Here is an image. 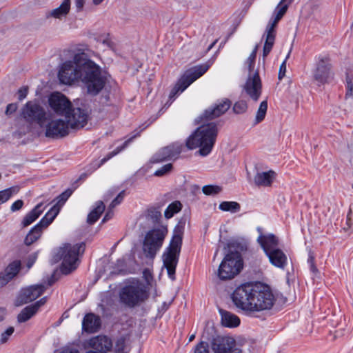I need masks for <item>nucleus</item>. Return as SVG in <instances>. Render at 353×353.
<instances>
[{"instance_id":"nucleus-1","label":"nucleus","mask_w":353,"mask_h":353,"mask_svg":"<svg viewBox=\"0 0 353 353\" xmlns=\"http://www.w3.org/2000/svg\"><path fill=\"white\" fill-rule=\"evenodd\" d=\"M232 300L237 308L254 314L271 310L276 298L269 285L256 282L237 287L232 294Z\"/></svg>"},{"instance_id":"nucleus-2","label":"nucleus","mask_w":353,"mask_h":353,"mask_svg":"<svg viewBox=\"0 0 353 353\" xmlns=\"http://www.w3.org/2000/svg\"><path fill=\"white\" fill-rule=\"evenodd\" d=\"M48 102L54 114L68 119L72 129H79L86 124L88 114L85 110L80 108H74L71 101L61 92H52Z\"/></svg>"},{"instance_id":"nucleus-3","label":"nucleus","mask_w":353,"mask_h":353,"mask_svg":"<svg viewBox=\"0 0 353 353\" xmlns=\"http://www.w3.org/2000/svg\"><path fill=\"white\" fill-rule=\"evenodd\" d=\"M59 81L63 84L82 79L88 90V54L79 50L73 61H66L62 63L58 72Z\"/></svg>"},{"instance_id":"nucleus-4","label":"nucleus","mask_w":353,"mask_h":353,"mask_svg":"<svg viewBox=\"0 0 353 353\" xmlns=\"http://www.w3.org/2000/svg\"><path fill=\"white\" fill-rule=\"evenodd\" d=\"M218 130L214 123H209L199 126L186 141V146L190 150L199 148V154L208 155L215 143Z\"/></svg>"},{"instance_id":"nucleus-5","label":"nucleus","mask_w":353,"mask_h":353,"mask_svg":"<svg viewBox=\"0 0 353 353\" xmlns=\"http://www.w3.org/2000/svg\"><path fill=\"white\" fill-rule=\"evenodd\" d=\"M85 247L84 242L74 245L64 243L62 247L54 250L52 261L53 263L62 261L61 271L63 274H68L77 268L79 256L83 254Z\"/></svg>"},{"instance_id":"nucleus-6","label":"nucleus","mask_w":353,"mask_h":353,"mask_svg":"<svg viewBox=\"0 0 353 353\" xmlns=\"http://www.w3.org/2000/svg\"><path fill=\"white\" fill-rule=\"evenodd\" d=\"M148 298L147 287L142 281L137 279L130 281L119 292L121 303L130 308L139 305Z\"/></svg>"},{"instance_id":"nucleus-7","label":"nucleus","mask_w":353,"mask_h":353,"mask_svg":"<svg viewBox=\"0 0 353 353\" xmlns=\"http://www.w3.org/2000/svg\"><path fill=\"white\" fill-rule=\"evenodd\" d=\"M292 1L293 0H281L274 9L272 18L270 19L263 36V37L265 38L263 52L264 58L269 54L274 46L276 34L275 28L277 23L285 15L290 4H291Z\"/></svg>"},{"instance_id":"nucleus-8","label":"nucleus","mask_w":353,"mask_h":353,"mask_svg":"<svg viewBox=\"0 0 353 353\" xmlns=\"http://www.w3.org/2000/svg\"><path fill=\"white\" fill-rule=\"evenodd\" d=\"M183 234V227L177 225L174 228V235L170 245L163 254V265L167 269L169 277L172 279H174L175 270L182 244Z\"/></svg>"},{"instance_id":"nucleus-9","label":"nucleus","mask_w":353,"mask_h":353,"mask_svg":"<svg viewBox=\"0 0 353 353\" xmlns=\"http://www.w3.org/2000/svg\"><path fill=\"white\" fill-rule=\"evenodd\" d=\"M168 234L165 227L160 226L146 232L143 241L142 250L145 257L153 259Z\"/></svg>"},{"instance_id":"nucleus-10","label":"nucleus","mask_w":353,"mask_h":353,"mask_svg":"<svg viewBox=\"0 0 353 353\" xmlns=\"http://www.w3.org/2000/svg\"><path fill=\"white\" fill-rule=\"evenodd\" d=\"M243 268V261L238 252L228 253L219 265L217 276L221 280H230L237 275Z\"/></svg>"},{"instance_id":"nucleus-11","label":"nucleus","mask_w":353,"mask_h":353,"mask_svg":"<svg viewBox=\"0 0 353 353\" xmlns=\"http://www.w3.org/2000/svg\"><path fill=\"white\" fill-rule=\"evenodd\" d=\"M209 68L210 65L205 63L186 70L171 90L170 99H174L176 95L183 92L191 83L204 74Z\"/></svg>"},{"instance_id":"nucleus-12","label":"nucleus","mask_w":353,"mask_h":353,"mask_svg":"<svg viewBox=\"0 0 353 353\" xmlns=\"http://www.w3.org/2000/svg\"><path fill=\"white\" fill-rule=\"evenodd\" d=\"M114 42L110 34L103 28H94L90 35V53L100 59L97 52L104 51L107 48L112 49Z\"/></svg>"},{"instance_id":"nucleus-13","label":"nucleus","mask_w":353,"mask_h":353,"mask_svg":"<svg viewBox=\"0 0 353 353\" xmlns=\"http://www.w3.org/2000/svg\"><path fill=\"white\" fill-rule=\"evenodd\" d=\"M21 115L27 122L36 123L40 128H43L47 121L46 110L36 101H28L21 110Z\"/></svg>"},{"instance_id":"nucleus-14","label":"nucleus","mask_w":353,"mask_h":353,"mask_svg":"<svg viewBox=\"0 0 353 353\" xmlns=\"http://www.w3.org/2000/svg\"><path fill=\"white\" fill-rule=\"evenodd\" d=\"M108 72L90 59V96L99 94L108 81Z\"/></svg>"},{"instance_id":"nucleus-15","label":"nucleus","mask_w":353,"mask_h":353,"mask_svg":"<svg viewBox=\"0 0 353 353\" xmlns=\"http://www.w3.org/2000/svg\"><path fill=\"white\" fill-rule=\"evenodd\" d=\"M70 128H71V124L68 122V119H47L43 128L46 137L57 139L66 137L69 134Z\"/></svg>"},{"instance_id":"nucleus-16","label":"nucleus","mask_w":353,"mask_h":353,"mask_svg":"<svg viewBox=\"0 0 353 353\" xmlns=\"http://www.w3.org/2000/svg\"><path fill=\"white\" fill-rule=\"evenodd\" d=\"M332 76L330 59L327 56H320L313 70V78L319 84L325 83Z\"/></svg>"},{"instance_id":"nucleus-17","label":"nucleus","mask_w":353,"mask_h":353,"mask_svg":"<svg viewBox=\"0 0 353 353\" xmlns=\"http://www.w3.org/2000/svg\"><path fill=\"white\" fill-rule=\"evenodd\" d=\"M45 290L46 288L43 285H32L22 289L16 299L15 305L20 306L37 299Z\"/></svg>"},{"instance_id":"nucleus-18","label":"nucleus","mask_w":353,"mask_h":353,"mask_svg":"<svg viewBox=\"0 0 353 353\" xmlns=\"http://www.w3.org/2000/svg\"><path fill=\"white\" fill-rule=\"evenodd\" d=\"M246 94L254 101H258L262 91L261 79L257 71L249 74L248 78L243 86Z\"/></svg>"},{"instance_id":"nucleus-19","label":"nucleus","mask_w":353,"mask_h":353,"mask_svg":"<svg viewBox=\"0 0 353 353\" xmlns=\"http://www.w3.org/2000/svg\"><path fill=\"white\" fill-rule=\"evenodd\" d=\"M235 347V340L228 336H217L211 341V349L214 353H231Z\"/></svg>"},{"instance_id":"nucleus-20","label":"nucleus","mask_w":353,"mask_h":353,"mask_svg":"<svg viewBox=\"0 0 353 353\" xmlns=\"http://www.w3.org/2000/svg\"><path fill=\"white\" fill-rule=\"evenodd\" d=\"M231 106L229 99H225L214 106L205 110L201 115L202 119L211 120L223 114Z\"/></svg>"},{"instance_id":"nucleus-21","label":"nucleus","mask_w":353,"mask_h":353,"mask_svg":"<svg viewBox=\"0 0 353 353\" xmlns=\"http://www.w3.org/2000/svg\"><path fill=\"white\" fill-rule=\"evenodd\" d=\"M90 347L97 351L96 353H107L112 347V342L106 336H97L90 339ZM90 353H92L90 351Z\"/></svg>"},{"instance_id":"nucleus-22","label":"nucleus","mask_w":353,"mask_h":353,"mask_svg":"<svg viewBox=\"0 0 353 353\" xmlns=\"http://www.w3.org/2000/svg\"><path fill=\"white\" fill-rule=\"evenodd\" d=\"M257 242L265 254L279 248V239L273 234H260L257 238Z\"/></svg>"},{"instance_id":"nucleus-23","label":"nucleus","mask_w":353,"mask_h":353,"mask_svg":"<svg viewBox=\"0 0 353 353\" xmlns=\"http://www.w3.org/2000/svg\"><path fill=\"white\" fill-rule=\"evenodd\" d=\"M265 255L270 263L278 268L284 269L287 265L288 257L284 252L279 248L269 252Z\"/></svg>"},{"instance_id":"nucleus-24","label":"nucleus","mask_w":353,"mask_h":353,"mask_svg":"<svg viewBox=\"0 0 353 353\" xmlns=\"http://www.w3.org/2000/svg\"><path fill=\"white\" fill-rule=\"evenodd\" d=\"M45 208L43 203H38L34 208L26 214L21 221L22 228H26L34 222L43 212Z\"/></svg>"},{"instance_id":"nucleus-25","label":"nucleus","mask_w":353,"mask_h":353,"mask_svg":"<svg viewBox=\"0 0 353 353\" xmlns=\"http://www.w3.org/2000/svg\"><path fill=\"white\" fill-rule=\"evenodd\" d=\"M276 173L273 170L258 172L254 176V183L258 186H270L275 179Z\"/></svg>"},{"instance_id":"nucleus-26","label":"nucleus","mask_w":353,"mask_h":353,"mask_svg":"<svg viewBox=\"0 0 353 353\" xmlns=\"http://www.w3.org/2000/svg\"><path fill=\"white\" fill-rule=\"evenodd\" d=\"M70 0H63L58 8L46 12V17L47 18L53 17L55 19H61L63 17H65L70 12Z\"/></svg>"},{"instance_id":"nucleus-27","label":"nucleus","mask_w":353,"mask_h":353,"mask_svg":"<svg viewBox=\"0 0 353 353\" xmlns=\"http://www.w3.org/2000/svg\"><path fill=\"white\" fill-rule=\"evenodd\" d=\"M221 323L228 327H235L240 324V319L234 314L226 310H220Z\"/></svg>"},{"instance_id":"nucleus-28","label":"nucleus","mask_w":353,"mask_h":353,"mask_svg":"<svg viewBox=\"0 0 353 353\" xmlns=\"http://www.w3.org/2000/svg\"><path fill=\"white\" fill-rule=\"evenodd\" d=\"M60 212V208L57 205H53L39 221L38 224L43 229L48 228L58 215Z\"/></svg>"},{"instance_id":"nucleus-29","label":"nucleus","mask_w":353,"mask_h":353,"mask_svg":"<svg viewBox=\"0 0 353 353\" xmlns=\"http://www.w3.org/2000/svg\"><path fill=\"white\" fill-rule=\"evenodd\" d=\"M38 304H31L24 307L17 315V321L19 323H25L37 314Z\"/></svg>"},{"instance_id":"nucleus-30","label":"nucleus","mask_w":353,"mask_h":353,"mask_svg":"<svg viewBox=\"0 0 353 353\" xmlns=\"http://www.w3.org/2000/svg\"><path fill=\"white\" fill-rule=\"evenodd\" d=\"M43 230L38 223L36 224L27 234L24 243L26 245H30L36 242L41 236Z\"/></svg>"},{"instance_id":"nucleus-31","label":"nucleus","mask_w":353,"mask_h":353,"mask_svg":"<svg viewBox=\"0 0 353 353\" xmlns=\"http://www.w3.org/2000/svg\"><path fill=\"white\" fill-rule=\"evenodd\" d=\"M21 269V262L20 260H14L10 262L3 271L5 276L10 280H12L19 273Z\"/></svg>"},{"instance_id":"nucleus-32","label":"nucleus","mask_w":353,"mask_h":353,"mask_svg":"<svg viewBox=\"0 0 353 353\" xmlns=\"http://www.w3.org/2000/svg\"><path fill=\"white\" fill-rule=\"evenodd\" d=\"M105 206L103 201H97L90 212V225L95 223L104 212Z\"/></svg>"},{"instance_id":"nucleus-33","label":"nucleus","mask_w":353,"mask_h":353,"mask_svg":"<svg viewBox=\"0 0 353 353\" xmlns=\"http://www.w3.org/2000/svg\"><path fill=\"white\" fill-rule=\"evenodd\" d=\"M172 158V153L171 152V148L169 146L165 147L159 150L153 157L152 162L158 163L168 159Z\"/></svg>"},{"instance_id":"nucleus-34","label":"nucleus","mask_w":353,"mask_h":353,"mask_svg":"<svg viewBox=\"0 0 353 353\" xmlns=\"http://www.w3.org/2000/svg\"><path fill=\"white\" fill-rule=\"evenodd\" d=\"M219 208L222 211L235 213L240 210L241 205L236 201H223L219 204Z\"/></svg>"},{"instance_id":"nucleus-35","label":"nucleus","mask_w":353,"mask_h":353,"mask_svg":"<svg viewBox=\"0 0 353 353\" xmlns=\"http://www.w3.org/2000/svg\"><path fill=\"white\" fill-rule=\"evenodd\" d=\"M182 204L179 201H175L170 203L165 210L164 215L166 219L172 218L175 214L181 211Z\"/></svg>"},{"instance_id":"nucleus-36","label":"nucleus","mask_w":353,"mask_h":353,"mask_svg":"<svg viewBox=\"0 0 353 353\" xmlns=\"http://www.w3.org/2000/svg\"><path fill=\"white\" fill-rule=\"evenodd\" d=\"M18 192L17 187H10L0 191V205L6 203Z\"/></svg>"},{"instance_id":"nucleus-37","label":"nucleus","mask_w":353,"mask_h":353,"mask_svg":"<svg viewBox=\"0 0 353 353\" xmlns=\"http://www.w3.org/2000/svg\"><path fill=\"white\" fill-rule=\"evenodd\" d=\"M268 110V102L267 101H263L258 108L256 113L254 123L258 124L261 123L265 117V114Z\"/></svg>"},{"instance_id":"nucleus-38","label":"nucleus","mask_w":353,"mask_h":353,"mask_svg":"<svg viewBox=\"0 0 353 353\" xmlns=\"http://www.w3.org/2000/svg\"><path fill=\"white\" fill-rule=\"evenodd\" d=\"M100 327V318L94 314L90 313V332H94L98 331Z\"/></svg>"},{"instance_id":"nucleus-39","label":"nucleus","mask_w":353,"mask_h":353,"mask_svg":"<svg viewBox=\"0 0 353 353\" xmlns=\"http://www.w3.org/2000/svg\"><path fill=\"white\" fill-rule=\"evenodd\" d=\"M72 192H73L72 190L68 188L66 190H65L63 192H62L61 194H59L56 198L57 203L54 205H57L61 208V207L64 205L65 201L71 196V194H72Z\"/></svg>"},{"instance_id":"nucleus-40","label":"nucleus","mask_w":353,"mask_h":353,"mask_svg":"<svg viewBox=\"0 0 353 353\" xmlns=\"http://www.w3.org/2000/svg\"><path fill=\"white\" fill-rule=\"evenodd\" d=\"M14 332V327L10 326L0 334V345L6 344Z\"/></svg>"},{"instance_id":"nucleus-41","label":"nucleus","mask_w":353,"mask_h":353,"mask_svg":"<svg viewBox=\"0 0 353 353\" xmlns=\"http://www.w3.org/2000/svg\"><path fill=\"white\" fill-rule=\"evenodd\" d=\"M222 190L221 187L215 185H205L202 188L203 192L205 195H216L220 193Z\"/></svg>"},{"instance_id":"nucleus-42","label":"nucleus","mask_w":353,"mask_h":353,"mask_svg":"<svg viewBox=\"0 0 353 353\" xmlns=\"http://www.w3.org/2000/svg\"><path fill=\"white\" fill-rule=\"evenodd\" d=\"M130 140L131 139H128V141H125L122 146L117 148L114 151L110 152L105 157L102 159L101 160V163L99 165H97V168H99L101 165H102L108 160L111 159L112 157L115 156L116 154H119L121 151H122L128 145Z\"/></svg>"},{"instance_id":"nucleus-43","label":"nucleus","mask_w":353,"mask_h":353,"mask_svg":"<svg viewBox=\"0 0 353 353\" xmlns=\"http://www.w3.org/2000/svg\"><path fill=\"white\" fill-rule=\"evenodd\" d=\"M258 46H256L254 48L253 51L250 54V57L248 58V59L245 61V65L248 66V68L249 70L250 74H252L254 66V62L256 56V52H257Z\"/></svg>"},{"instance_id":"nucleus-44","label":"nucleus","mask_w":353,"mask_h":353,"mask_svg":"<svg viewBox=\"0 0 353 353\" xmlns=\"http://www.w3.org/2000/svg\"><path fill=\"white\" fill-rule=\"evenodd\" d=\"M248 109L247 103L244 101H239L234 103L233 106V111L236 114L244 113Z\"/></svg>"},{"instance_id":"nucleus-45","label":"nucleus","mask_w":353,"mask_h":353,"mask_svg":"<svg viewBox=\"0 0 353 353\" xmlns=\"http://www.w3.org/2000/svg\"><path fill=\"white\" fill-rule=\"evenodd\" d=\"M172 168V165L171 163L166 164L161 167L160 169L156 170V172H154V175L157 176H162L164 174L170 172Z\"/></svg>"},{"instance_id":"nucleus-46","label":"nucleus","mask_w":353,"mask_h":353,"mask_svg":"<svg viewBox=\"0 0 353 353\" xmlns=\"http://www.w3.org/2000/svg\"><path fill=\"white\" fill-rule=\"evenodd\" d=\"M38 253H39V252H35L34 253H32L31 254H30L28 256V258L26 259V261H27L26 266L28 270H30L33 266V265L35 263L36 261L37 260Z\"/></svg>"},{"instance_id":"nucleus-47","label":"nucleus","mask_w":353,"mask_h":353,"mask_svg":"<svg viewBox=\"0 0 353 353\" xmlns=\"http://www.w3.org/2000/svg\"><path fill=\"white\" fill-rule=\"evenodd\" d=\"M194 353H209L208 344L203 341L200 342L196 346Z\"/></svg>"},{"instance_id":"nucleus-48","label":"nucleus","mask_w":353,"mask_h":353,"mask_svg":"<svg viewBox=\"0 0 353 353\" xmlns=\"http://www.w3.org/2000/svg\"><path fill=\"white\" fill-rule=\"evenodd\" d=\"M24 205V202L21 199H18L15 201L10 206V211L12 212H15L22 209Z\"/></svg>"},{"instance_id":"nucleus-49","label":"nucleus","mask_w":353,"mask_h":353,"mask_svg":"<svg viewBox=\"0 0 353 353\" xmlns=\"http://www.w3.org/2000/svg\"><path fill=\"white\" fill-rule=\"evenodd\" d=\"M171 148V152L172 153V158H176L177 156L181 153L182 150V145L180 144H172L169 145Z\"/></svg>"},{"instance_id":"nucleus-50","label":"nucleus","mask_w":353,"mask_h":353,"mask_svg":"<svg viewBox=\"0 0 353 353\" xmlns=\"http://www.w3.org/2000/svg\"><path fill=\"white\" fill-rule=\"evenodd\" d=\"M83 332L88 333V312H85L82 321Z\"/></svg>"},{"instance_id":"nucleus-51","label":"nucleus","mask_w":353,"mask_h":353,"mask_svg":"<svg viewBox=\"0 0 353 353\" xmlns=\"http://www.w3.org/2000/svg\"><path fill=\"white\" fill-rule=\"evenodd\" d=\"M28 89L27 87H22L18 90V99L19 101H22L24 99L28 94Z\"/></svg>"},{"instance_id":"nucleus-52","label":"nucleus","mask_w":353,"mask_h":353,"mask_svg":"<svg viewBox=\"0 0 353 353\" xmlns=\"http://www.w3.org/2000/svg\"><path fill=\"white\" fill-rule=\"evenodd\" d=\"M11 280H10L3 272H0V289L5 287Z\"/></svg>"},{"instance_id":"nucleus-53","label":"nucleus","mask_w":353,"mask_h":353,"mask_svg":"<svg viewBox=\"0 0 353 353\" xmlns=\"http://www.w3.org/2000/svg\"><path fill=\"white\" fill-rule=\"evenodd\" d=\"M17 109V103H10L7 105L6 110V114L7 115H10L12 113L15 112Z\"/></svg>"},{"instance_id":"nucleus-54","label":"nucleus","mask_w":353,"mask_h":353,"mask_svg":"<svg viewBox=\"0 0 353 353\" xmlns=\"http://www.w3.org/2000/svg\"><path fill=\"white\" fill-rule=\"evenodd\" d=\"M286 72V59L281 63L279 68V79L281 80L285 74Z\"/></svg>"},{"instance_id":"nucleus-55","label":"nucleus","mask_w":353,"mask_h":353,"mask_svg":"<svg viewBox=\"0 0 353 353\" xmlns=\"http://www.w3.org/2000/svg\"><path fill=\"white\" fill-rule=\"evenodd\" d=\"M123 194V192H121L112 202L110 204L109 207L110 208H112V209H114V208L118 204H119L121 203V201H122L123 199V196H121V194Z\"/></svg>"},{"instance_id":"nucleus-56","label":"nucleus","mask_w":353,"mask_h":353,"mask_svg":"<svg viewBox=\"0 0 353 353\" xmlns=\"http://www.w3.org/2000/svg\"><path fill=\"white\" fill-rule=\"evenodd\" d=\"M308 263H310V270L314 274H316L318 272V269L314 265V258L313 256L310 255L308 258Z\"/></svg>"},{"instance_id":"nucleus-57","label":"nucleus","mask_w":353,"mask_h":353,"mask_svg":"<svg viewBox=\"0 0 353 353\" xmlns=\"http://www.w3.org/2000/svg\"><path fill=\"white\" fill-rule=\"evenodd\" d=\"M346 97H353V83L351 81H347V92Z\"/></svg>"},{"instance_id":"nucleus-58","label":"nucleus","mask_w":353,"mask_h":353,"mask_svg":"<svg viewBox=\"0 0 353 353\" xmlns=\"http://www.w3.org/2000/svg\"><path fill=\"white\" fill-rule=\"evenodd\" d=\"M114 215L113 209L108 208L107 212L102 220V223L106 222L107 221L111 219Z\"/></svg>"},{"instance_id":"nucleus-59","label":"nucleus","mask_w":353,"mask_h":353,"mask_svg":"<svg viewBox=\"0 0 353 353\" xmlns=\"http://www.w3.org/2000/svg\"><path fill=\"white\" fill-rule=\"evenodd\" d=\"M85 3V0H75V7L77 12H80L83 10Z\"/></svg>"},{"instance_id":"nucleus-60","label":"nucleus","mask_w":353,"mask_h":353,"mask_svg":"<svg viewBox=\"0 0 353 353\" xmlns=\"http://www.w3.org/2000/svg\"><path fill=\"white\" fill-rule=\"evenodd\" d=\"M351 214H352V210H350L347 215V221H346V225H347V228L346 229H349L351 228L352 225L353 224V222L351 219Z\"/></svg>"},{"instance_id":"nucleus-61","label":"nucleus","mask_w":353,"mask_h":353,"mask_svg":"<svg viewBox=\"0 0 353 353\" xmlns=\"http://www.w3.org/2000/svg\"><path fill=\"white\" fill-rule=\"evenodd\" d=\"M46 299H47L46 297H43V298L41 299L39 301H38L34 303V304H38L37 305V310H39V307L46 303Z\"/></svg>"},{"instance_id":"nucleus-62","label":"nucleus","mask_w":353,"mask_h":353,"mask_svg":"<svg viewBox=\"0 0 353 353\" xmlns=\"http://www.w3.org/2000/svg\"><path fill=\"white\" fill-rule=\"evenodd\" d=\"M6 314V310L3 307H0V321H2L4 319Z\"/></svg>"},{"instance_id":"nucleus-63","label":"nucleus","mask_w":353,"mask_h":353,"mask_svg":"<svg viewBox=\"0 0 353 353\" xmlns=\"http://www.w3.org/2000/svg\"><path fill=\"white\" fill-rule=\"evenodd\" d=\"M61 353H79V352L76 349L71 348L69 350L62 351Z\"/></svg>"},{"instance_id":"nucleus-64","label":"nucleus","mask_w":353,"mask_h":353,"mask_svg":"<svg viewBox=\"0 0 353 353\" xmlns=\"http://www.w3.org/2000/svg\"><path fill=\"white\" fill-rule=\"evenodd\" d=\"M343 334V332H341V331L339 332V331L336 330L334 333V338L336 339L338 337H341Z\"/></svg>"}]
</instances>
